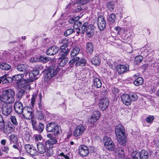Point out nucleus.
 <instances>
[{
	"instance_id": "1",
	"label": "nucleus",
	"mask_w": 159,
	"mask_h": 159,
	"mask_svg": "<svg viewBox=\"0 0 159 159\" xmlns=\"http://www.w3.org/2000/svg\"><path fill=\"white\" fill-rule=\"evenodd\" d=\"M24 75L23 74L17 75L13 76V80L16 81V86L19 89H22L19 93L27 92L30 90V86L29 84V80L28 79L23 78Z\"/></svg>"
},
{
	"instance_id": "2",
	"label": "nucleus",
	"mask_w": 159,
	"mask_h": 159,
	"mask_svg": "<svg viewBox=\"0 0 159 159\" xmlns=\"http://www.w3.org/2000/svg\"><path fill=\"white\" fill-rule=\"evenodd\" d=\"M15 92L11 89H7L3 91L0 96V99L6 104H11L15 101Z\"/></svg>"
},
{
	"instance_id": "3",
	"label": "nucleus",
	"mask_w": 159,
	"mask_h": 159,
	"mask_svg": "<svg viewBox=\"0 0 159 159\" xmlns=\"http://www.w3.org/2000/svg\"><path fill=\"white\" fill-rule=\"evenodd\" d=\"M115 132L119 144L123 146L125 145L126 144V138L123 126L120 124L117 125L116 127Z\"/></svg>"
},
{
	"instance_id": "4",
	"label": "nucleus",
	"mask_w": 159,
	"mask_h": 159,
	"mask_svg": "<svg viewBox=\"0 0 159 159\" xmlns=\"http://www.w3.org/2000/svg\"><path fill=\"white\" fill-rule=\"evenodd\" d=\"M59 70L57 65H52L50 66L46 71L44 78L45 81L48 82L52 80V78L55 77Z\"/></svg>"
},
{
	"instance_id": "5",
	"label": "nucleus",
	"mask_w": 159,
	"mask_h": 159,
	"mask_svg": "<svg viewBox=\"0 0 159 159\" xmlns=\"http://www.w3.org/2000/svg\"><path fill=\"white\" fill-rule=\"evenodd\" d=\"M88 24L87 22H85L84 23L81 28V33L83 34L86 32L89 37H91L93 34L94 27L92 24L89 25Z\"/></svg>"
},
{
	"instance_id": "6",
	"label": "nucleus",
	"mask_w": 159,
	"mask_h": 159,
	"mask_svg": "<svg viewBox=\"0 0 159 159\" xmlns=\"http://www.w3.org/2000/svg\"><path fill=\"white\" fill-rule=\"evenodd\" d=\"M104 146L105 148L109 151H112L115 147L114 143L111 139L107 136H105L103 140Z\"/></svg>"
},
{
	"instance_id": "7",
	"label": "nucleus",
	"mask_w": 159,
	"mask_h": 159,
	"mask_svg": "<svg viewBox=\"0 0 159 159\" xmlns=\"http://www.w3.org/2000/svg\"><path fill=\"white\" fill-rule=\"evenodd\" d=\"M69 40L67 39H63L61 41V43L63 44L60 47V49L63 50L61 51L60 53L61 56H66L69 52V51L68 50H66L65 48L67 47L69 44Z\"/></svg>"
},
{
	"instance_id": "8",
	"label": "nucleus",
	"mask_w": 159,
	"mask_h": 159,
	"mask_svg": "<svg viewBox=\"0 0 159 159\" xmlns=\"http://www.w3.org/2000/svg\"><path fill=\"white\" fill-rule=\"evenodd\" d=\"M101 116V113L100 111H93L92 115L89 118V123L93 124L95 122L99 119Z\"/></svg>"
},
{
	"instance_id": "9",
	"label": "nucleus",
	"mask_w": 159,
	"mask_h": 159,
	"mask_svg": "<svg viewBox=\"0 0 159 159\" xmlns=\"http://www.w3.org/2000/svg\"><path fill=\"white\" fill-rule=\"evenodd\" d=\"M33 110L30 107H25L23 109V117L26 119H30L32 117Z\"/></svg>"
},
{
	"instance_id": "10",
	"label": "nucleus",
	"mask_w": 159,
	"mask_h": 159,
	"mask_svg": "<svg viewBox=\"0 0 159 159\" xmlns=\"http://www.w3.org/2000/svg\"><path fill=\"white\" fill-rule=\"evenodd\" d=\"M85 130L84 127L82 125H80L77 126L73 132V134L75 137L81 136Z\"/></svg>"
},
{
	"instance_id": "11",
	"label": "nucleus",
	"mask_w": 159,
	"mask_h": 159,
	"mask_svg": "<svg viewBox=\"0 0 159 159\" xmlns=\"http://www.w3.org/2000/svg\"><path fill=\"white\" fill-rule=\"evenodd\" d=\"M25 149L28 153L33 156L38 155V152L35 147L32 145L26 144L25 145Z\"/></svg>"
},
{
	"instance_id": "12",
	"label": "nucleus",
	"mask_w": 159,
	"mask_h": 159,
	"mask_svg": "<svg viewBox=\"0 0 159 159\" xmlns=\"http://www.w3.org/2000/svg\"><path fill=\"white\" fill-rule=\"evenodd\" d=\"M78 152L80 155L83 157L87 156L89 153L88 148L84 145H81L79 147Z\"/></svg>"
},
{
	"instance_id": "13",
	"label": "nucleus",
	"mask_w": 159,
	"mask_h": 159,
	"mask_svg": "<svg viewBox=\"0 0 159 159\" xmlns=\"http://www.w3.org/2000/svg\"><path fill=\"white\" fill-rule=\"evenodd\" d=\"M98 25L100 30H103L106 27V22L104 17L102 16H98Z\"/></svg>"
},
{
	"instance_id": "14",
	"label": "nucleus",
	"mask_w": 159,
	"mask_h": 159,
	"mask_svg": "<svg viewBox=\"0 0 159 159\" xmlns=\"http://www.w3.org/2000/svg\"><path fill=\"white\" fill-rule=\"evenodd\" d=\"M108 105V99L106 97L100 100L99 104V108L101 110L103 111L107 107Z\"/></svg>"
},
{
	"instance_id": "15",
	"label": "nucleus",
	"mask_w": 159,
	"mask_h": 159,
	"mask_svg": "<svg viewBox=\"0 0 159 159\" xmlns=\"http://www.w3.org/2000/svg\"><path fill=\"white\" fill-rule=\"evenodd\" d=\"M15 127L11 124L8 125H4L3 126V130L4 132L6 134H9L14 132Z\"/></svg>"
},
{
	"instance_id": "16",
	"label": "nucleus",
	"mask_w": 159,
	"mask_h": 159,
	"mask_svg": "<svg viewBox=\"0 0 159 159\" xmlns=\"http://www.w3.org/2000/svg\"><path fill=\"white\" fill-rule=\"evenodd\" d=\"M58 141L56 138H53L52 139L48 140L45 142V146L47 149L52 148L53 145L56 144Z\"/></svg>"
},
{
	"instance_id": "17",
	"label": "nucleus",
	"mask_w": 159,
	"mask_h": 159,
	"mask_svg": "<svg viewBox=\"0 0 159 159\" xmlns=\"http://www.w3.org/2000/svg\"><path fill=\"white\" fill-rule=\"evenodd\" d=\"M121 98L122 102L125 105L129 106L131 104L132 100L129 95L123 94L121 96Z\"/></svg>"
},
{
	"instance_id": "18",
	"label": "nucleus",
	"mask_w": 159,
	"mask_h": 159,
	"mask_svg": "<svg viewBox=\"0 0 159 159\" xmlns=\"http://www.w3.org/2000/svg\"><path fill=\"white\" fill-rule=\"evenodd\" d=\"M14 109L17 113L19 114H21L23 110L22 103L20 102H16L14 104Z\"/></svg>"
},
{
	"instance_id": "19",
	"label": "nucleus",
	"mask_w": 159,
	"mask_h": 159,
	"mask_svg": "<svg viewBox=\"0 0 159 159\" xmlns=\"http://www.w3.org/2000/svg\"><path fill=\"white\" fill-rule=\"evenodd\" d=\"M116 69L119 73L122 74L129 70V67L127 64H120L117 66Z\"/></svg>"
},
{
	"instance_id": "20",
	"label": "nucleus",
	"mask_w": 159,
	"mask_h": 159,
	"mask_svg": "<svg viewBox=\"0 0 159 159\" xmlns=\"http://www.w3.org/2000/svg\"><path fill=\"white\" fill-rule=\"evenodd\" d=\"M12 110V107L10 105L3 106L2 109V113L6 116L9 115L11 113Z\"/></svg>"
},
{
	"instance_id": "21",
	"label": "nucleus",
	"mask_w": 159,
	"mask_h": 159,
	"mask_svg": "<svg viewBox=\"0 0 159 159\" xmlns=\"http://www.w3.org/2000/svg\"><path fill=\"white\" fill-rule=\"evenodd\" d=\"M37 146L38 155L39 153L42 154L46 152L47 149L44 144L41 142H39L37 144Z\"/></svg>"
},
{
	"instance_id": "22",
	"label": "nucleus",
	"mask_w": 159,
	"mask_h": 159,
	"mask_svg": "<svg viewBox=\"0 0 159 159\" xmlns=\"http://www.w3.org/2000/svg\"><path fill=\"white\" fill-rule=\"evenodd\" d=\"M59 50V48L55 46L49 48L46 52L47 54L53 55L57 53Z\"/></svg>"
},
{
	"instance_id": "23",
	"label": "nucleus",
	"mask_w": 159,
	"mask_h": 159,
	"mask_svg": "<svg viewBox=\"0 0 159 159\" xmlns=\"http://www.w3.org/2000/svg\"><path fill=\"white\" fill-rule=\"evenodd\" d=\"M29 66L24 64H20L17 66L16 68L17 70L20 71H23L27 73L29 72L28 68Z\"/></svg>"
},
{
	"instance_id": "24",
	"label": "nucleus",
	"mask_w": 159,
	"mask_h": 159,
	"mask_svg": "<svg viewBox=\"0 0 159 159\" xmlns=\"http://www.w3.org/2000/svg\"><path fill=\"white\" fill-rule=\"evenodd\" d=\"M114 29L117 34L119 35H122L127 31V29L119 26L115 27Z\"/></svg>"
},
{
	"instance_id": "25",
	"label": "nucleus",
	"mask_w": 159,
	"mask_h": 159,
	"mask_svg": "<svg viewBox=\"0 0 159 159\" xmlns=\"http://www.w3.org/2000/svg\"><path fill=\"white\" fill-rule=\"evenodd\" d=\"M39 73V70L36 69L31 71L29 74L30 80L31 81H33L36 79L35 76Z\"/></svg>"
},
{
	"instance_id": "26",
	"label": "nucleus",
	"mask_w": 159,
	"mask_h": 159,
	"mask_svg": "<svg viewBox=\"0 0 159 159\" xmlns=\"http://www.w3.org/2000/svg\"><path fill=\"white\" fill-rule=\"evenodd\" d=\"M57 124L55 122H51L47 125V130L48 132H53L54 129L57 125Z\"/></svg>"
},
{
	"instance_id": "27",
	"label": "nucleus",
	"mask_w": 159,
	"mask_h": 159,
	"mask_svg": "<svg viewBox=\"0 0 159 159\" xmlns=\"http://www.w3.org/2000/svg\"><path fill=\"white\" fill-rule=\"evenodd\" d=\"M116 156L119 158H123L125 156L124 152L121 148H116L115 150Z\"/></svg>"
},
{
	"instance_id": "28",
	"label": "nucleus",
	"mask_w": 159,
	"mask_h": 159,
	"mask_svg": "<svg viewBox=\"0 0 159 159\" xmlns=\"http://www.w3.org/2000/svg\"><path fill=\"white\" fill-rule=\"evenodd\" d=\"M82 23L79 21H76L74 24L73 30L75 32H76L78 35H79L80 31V27Z\"/></svg>"
},
{
	"instance_id": "29",
	"label": "nucleus",
	"mask_w": 159,
	"mask_h": 159,
	"mask_svg": "<svg viewBox=\"0 0 159 159\" xmlns=\"http://www.w3.org/2000/svg\"><path fill=\"white\" fill-rule=\"evenodd\" d=\"M102 55V54H100L98 56L94 57L91 60L92 63L95 66L99 65L101 63V59L99 57H101Z\"/></svg>"
},
{
	"instance_id": "30",
	"label": "nucleus",
	"mask_w": 159,
	"mask_h": 159,
	"mask_svg": "<svg viewBox=\"0 0 159 159\" xmlns=\"http://www.w3.org/2000/svg\"><path fill=\"white\" fill-rule=\"evenodd\" d=\"M86 63V60L84 58L80 59L79 57V59L77 61L75 64L76 66H85Z\"/></svg>"
},
{
	"instance_id": "31",
	"label": "nucleus",
	"mask_w": 159,
	"mask_h": 159,
	"mask_svg": "<svg viewBox=\"0 0 159 159\" xmlns=\"http://www.w3.org/2000/svg\"><path fill=\"white\" fill-rule=\"evenodd\" d=\"M7 75L5 74L2 77H3L2 80V83L3 84H7L10 82H11L13 80V77L12 78L8 77H7Z\"/></svg>"
},
{
	"instance_id": "32",
	"label": "nucleus",
	"mask_w": 159,
	"mask_h": 159,
	"mask_svg": "<svg viewBox=\"0 0 159 159\" xmlns=\"http://www.w3.org/2000/svg\"><path fill=\"white\" fill-rule=\"evenodd\" d=\"M115 6V4L113 2H108L107 4V11H109L110 12L113 11Z\"/></svg>"
},
{
	"instance_id": "33",
	"label": "nucleus",
	"mask_w": 159,
	"mask_h": 159,
	"mask_svg": "<svg viewBox=\"0 0 159 159\" xmlns=\"http://www.w3.org/2000/svg\"><path fill=\"white\" fill-rule=\"evenodd\" d=\"M87 51L89 53H91L93 52V43L91 42H88L86 46Z\"/></svg>"
},
{
	"instance_id": "34",
	"label": "nucleus",
	"mask_w": 159,
	"mask_h": 159,
	"mask_svg": "<svg viewBox=\"0 0 159 159\" xmlns=\"http://www.w3.org/2000/svg\"><path fill=\"white\" fill-rule=\"evenodd\" d=\"M93 85L97 88H99L102 86V82L98 78H95L93 79Z\"/></svg>"
},
{
	"instance_id": "35",
	"label": "nucleus",
	"mask_w": 159,
	"mask_h": 159,
	"mask_svg": "<svg viewBox=\"0 0 159 159\" xmlns=\"http://www.w3.org/2000/svg\"><path fill=\"white\" fill-rule=\"evenodd\" d=\"M141 159H147L149 157L148 152L145 150H142L139 152Z\"/></svg>"
},
{
	"instance_id": "36",
	"label": "nucleus",
	"mask_w": 159,
	"mask_h": 159,
	"mask_svg": "<svg viewBox=\"0 0 159 159\" xmlns=\"http://www.w3.org/2000/svg\"><path fill=\"white\" fill-rule=\"evenodd\" d=\"M80 49L79 47H75L70 52V56L71 57H74L79 53Z\"/></svg>"
},
{
	"instance_id": "37",
	"label": "nucleus",
	"mask_w": 159,
	"mask_h": 159,
	"mask_svg": "<svg viewBox=\"0 0 159 159\" xmlns=\"http://www.w3.org/2000/svg\"><path fill=\"white\" fill-rule=\"evenodd\" d=\"M65 56H61V57L59 58V59L61 60L59 65L61 66H64L68 62L67 58L65 57Z\"/></svg>"
},
{
	"instance_id": "38",
	"label": "nucleus",
	"mask_w": 159,
	"mask_h": 159,
	"mask_svg": "<svg viewBox=\"0 0 159 159\" xmlns=\"http://www.w3.org/2000/svg\"><path fill=\"white\" fill-rule=\"evenodd\" d=\"M53 132H54V135L56 136L62 133V130L61 127L58 125H57L56 127V128L54 129Z\"/></svg>"
},
{
	"instance_id": "39",
	"label": "nucleus",
	"mask_w": 159,
	"mask_h": 159,
	"mask_svg": "<svg viewBox=\"0 0 159 159\" xmlns=\"http://www.w3.org/2000/svg\"><path fill=\"white\" fill-rule=\"evenodd\" d=\"M143 82V79L141 77H139L137 78L134 82V84L136 86H139V85L142 84Z\"/></svg>"
},
{
	"instance_id": "40",
	"label": "nucleus",
	"mask_w": 159,
	"mask_h": 159,
	"mask_svg": "<svg viewBox=\"0 0 159 159\" xmlns=\"http://www.w3.org/2000/svg\"><path fill=\"white\" fill-rule=\"evenodd\" d=\"M107 19L109 22L111 23H113L116 20V16L113 13L109 15Z\"/></svg>"
},
{
	"instance_id": "41",
	"label": "nucleus",
	"mask_w": 159,
	"mask_h": 159,
	"mask_svg": "<svg viewBox=\"0 0 159 159\" xmlns=\"http://www.w3.org/2000/svg\"><path fill=\"white\" fill-rule=\"evenodd\" d=\"M11 68V66L9 64L6 63H2L0 65V68L3 70H8Z\"/></svg>"
},
{
	"instance_id": "42",
	"label": "nucleus",
	"mask_w": 159,
	"mask_h": 159,
	"mask_svg": "<svg viewBox=\"0 0 159 159\" xmlns=\"http://www.w3.org/2000/svg\"><path fill=\"white\" fill-rule=\"evenodd\" d=\"M132 156L133 159H141L140 153L137 151H134Z\"/></svg>"
},
{
	"instance_id": "43",
	"label": "nucleus",
	"mask_w": 159,
	"mask_h": 159,
	"mask_svg": "<svg viewBox=\"0 0 159 159\" xmlns=\"http://www.w3.org/2000/svg\"><path fill=\"white\" fill-rule=\"evenodd\" d=\"M10 140L11 143H14L17 142V136L13 134L11 135L10 136Z\"/></svg>"
},
{
	"instance_id": "44",
	"label": "nucleus",
	"mask_w": 159,
	"mask_h": 159,
	"mask_svg": "<svg viewBox=\"0 0 159 159\" xmlns=\"http://www.w3.org/2000/svg\"><path fill=\"white\" fill-rule=\"evenodd\" d=\"M75 32V31L72 29H67L64 33V35L65 36H67Z\"/></svg>"
},
{
	"instance_id": "45",
	"label": "nucleus",
	"mask_w": 159,
	"mask_h": 159,
	"mask_svg": "<svg viewBox=\"0 0 159 159\" xmlns=\"http://www.w3.org/2000/svg\"><path fill=\"white\" fill-rule=\"evenodd\" d=\"M143 56L139 55L136 56L134 58V61L135 62L139 63H140L143 60Z\"/></svg>"
},
{
	"instance_id": "46",
	"label": "nucleus",
	"mask_w": 159,
	"mask_h": 159,
	"mask_svg": "<svg viewBox=\"0 0 159 159\" xmlns=\"http://www.w3.org/2000/svg\"><path fill=\"white\" fill-rule=\"evenodd\" d=\"M49 60L48 58L40 56L39 58V61L43 63H46Z\"/></svg>"
},
{
	"instance_id": "47",
	"label": "nucleus",
	"mask_w": 159,
	"mask_h": 159,
	"mask_svg": "<svg viewBox=\"0 0 159 159\" xmlns=\"http://www.w3.org/2000/svg\"><path fill=\"white\" fill-rule=\"evenodd\" d=\"M47 150V152L46 153V155L48 157H50L53 155L54 151L52 148H49V149H46Z\"/></svg>"
},
{
	"instance_id": "48",
	"label": "nucleus",
	"mask_w": 159,
	"mask_h": 159,
	"mask_svg": "<svg viewBox=\"0 0 159 159\" xmlns=\"http://www.w3.org/2000/svg\"><path fill=\"white\" fill-rule=\"evenodd\" d=\"M11 121L13 125L17 126L18 125V122H17L16 117L14 116H12L11 117Z\"/></svg>"
},
{
	"instance_id": "49",
	"label": "nucleus",
	"mask_w": 159,
	"mask_h": 159,
	"mask_svg": "<svg viewBox=\"0 0 159 159\" xmlns=\"http://www.w3.org/2000/svg\"><path fill=\"white\" fill-rule=\"evenodd\" d=\"M154 119V117L153 116H150L146 118V121L148 123H151Z\"/></svg>"
},
{
	"instance_id": "50",
	"label": "nucleus",
	"mask_w": 159,
	"mask_h": 159,
	"mask_svg": "<svg viewBox=\"0 0 159 159\" xmlns=\"http://www.w3.org/2000/svg\"><path fill=\"white\" fill-rule=\"evenodd\" d=\"M130 96L131 97V100L133 101H135L137 100L138 98V97L137 94L134 93H132L130 94Z\"/></svg>"
},
{
	"instance_id": "51",
	"label": "nucleus",
	"mask_w": 159,
	"mask_h": 159,
	"mask_svg": "<svg viewBox=\"0 0 159 159\" xmlns=\"http://www.w3.org/2000/svg\"><path fill=\"white\" fill-rule=\"evenodd\" d=\"M37 129L35 130H38L40 132H42L44 129V125L42 123H40L38 127H37Z\"/></svg>"
},
{
	"instance_id": "52",
	"label": "nucleus",
	"mask_w": 159,
	"mask_h": 159,
	"mask_svg": "<svg viewBox=\"0 0 159 159\" xmlns=\"http://www.w3.org/2000/svg\"><path fill=\"white\" fill-rule=\"evenodd\" d=\"M79 59V57H76L70 60L69 61V64L70 65H73L75 62H76Z\"/></svg>"
},
{
	"instance_id": "53",
	"label": "nucleus",
	"mask_w": 159,
	"mask_h": 159,
	"mask_svg": "<svg viewBox=\"0 0 159 159\" xmlns=\"http://www.w3.org/2000/svg\"><path fill=\"white\" fill-rule=\"evenodd\" d=\"M74 7H77V8L75 9V10L76 12H78L81 10V8L80 5L77 2L74 4Z\"/></svg>"
},
{
	"instance_id": "54",
	"label": "nucleus",
	"mask_w": 159,
	"mask_h": 159,
	"mask_svg": "<svg viewBox=\"0 0 159 159\" xmlns=\"http://www.w3.org/2000/svg\"><path fill=\"white\" fill-rule=\"evenodd\" d=\"M58 157H59V158H60L61 157L62 159H69V157L66 155H65L63 152L61 153L59 155H58Z\"/></svg>"
},
{
	"instance_id": "55",
	"label": "nucleus",
	"mask_w": 159,
	"mask_h": 159,
	"mask_svg": "<svg viewBox=\"0 0 159 159\" xmlns=\"http://www.w3.org/2000/svg\"><path fill=\"white\" fill-rule=\"evenodd\" d=\"M31 123L32 125L33 126V127L34 129H37V126L36 125V120L34 119H31Z\"/></svg>"
},
{
	"instance_id": "56",
	"label": "nucleus",
	"mask_w": 159,
	"mask_h": 159,
	"mask_svg": "<svg viewBox=\"0 0 159 159\" xmlns=\"http://www.w3.org/2000/svg\"><path fill=\"white\" fill-rule=\"evenodd\" d=\"M79 19V17H77L75 18H72L70 19L69 20V21L70 23L75 24V22L76 21H78L77 20Z\"/></svg>"
},
{
	"instance_id": "57",
	"label": "nucleus",
	"mask_w": 159,
	"mask_h": 159,
	"mask_svg": "<svg viewBox=\"0 0 159 159\" xmlns=\"http://www.w3.org/2000/svg\"><path fill=\"white\" fill-rule=\"evenodd\" d=\"M44 118L43 114L41 112H39L37 116V119L38 120H42Z\"/></svg>"
},
{
	"instance_id": "58",
	"label": "nucleus",
	"mask_w": 159,
	"mask_h": 159,
	"mask_svg": "<svg viewBox=\"0 0 159 159\" xmlns=\"http://www.w3.org/2000/svg\"><path fill=\"white\" fill-rule=\"evenodd\" d=\"M42 137L41 135L36 134L34 136V140L35 141H38L41 140Z\"/></svg>"
},
{
	"instance_id": "59",
	"label": "nucleus",
	"mask_w": 159,
	"mask_h": 159,
	"mask_svg": "<svg viewBox=\"0 0 159 159\" xmlns=\"http://www.w3.org/2000/svg\"><path fill=\"white\" fill-rule=\"evenodd\" d=\"M36 97V95L35 94L33 95L31 99V104L32 107H33L35 101V98Z\"/></svg>"
},
{
	"instance_id": "60",
	"label": "nucleus",
	"mask_w": 159,
	"mask_h": 159,
	"mask_svg": "<svg viewBox=\"0 0 159 159\" xmlns=\"http://www.w3.org/2000/svg\"><path fill=\"white\" fill-rule=\"evenodd\" d=\"M2 151L7 153L9 150V148L8 146H4L2 148Z\"/></svg>"
},
{
	"instance_id": "61",
	"label": "nucleus",
	"mask_w": 159,
	"mask_h": 159,
	"mask_svg": "<svg viewBox=\"0 0 159 159\" xmlns=\"http://www.w3.org/2000/svg\"><path fill=\"white\" fill-rule=\"evenodd\" d=\"M112 92L115 95H116L119 93V90L117 88H114L112 89Z\"/></svg>"
},
{
	"instance_id": "62",
	"label": "nucleus",
	"mask_w": 159,
	"mask_h": 159,
	"mask_svg": "<svg viewBox=\"0 0 159 159\" xmlns=\"http://www.w3.org/2000/svg\"><path fill=\"white\" fill-rule=\"evenodd\" d=\"M30 61L32 62H36L39 61V58H38L37 57H32L30 59Z\"/></svg>"
},
{
	"instance_id": "63",
	"label": "nucleus",
	"mask_w": 159,
	"mask_h": 159,
	"mask_svg": "<svg viewBox=\"0 0 159 159\" xmlns=\"http://www.w3.org/2000/svg\"><path fill=\"white\" fill-rule=\"evenodd\" d=\"M4 120L2 116L0 115V129L1 128V126L4 125Z\"/></svg>"
},
{
	"instance_id": "64",
	"label": "nucleus",
	"mask_w": 159,
	"mask_h": 159,
	"mask_svg": "<svg viewBox=\"0 0 159 159\" xmlns=\"http://www.w3.org/2000/svg\"><path fill=\"white\" fill-rule=\"evenodd\" d=\"M1 143L2 145L5 146L6 143V141L5 139H2L1 141Z\"/></svg>"
}]
</instances>
